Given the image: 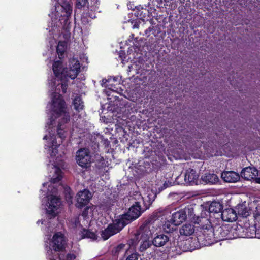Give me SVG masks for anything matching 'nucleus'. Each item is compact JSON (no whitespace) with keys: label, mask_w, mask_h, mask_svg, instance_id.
Instances as JSON below:
<instances>
[{"label":"nucleus","mask_w":260,"mask_h":260,"mask_svg":"<svg viewBox=\"0 0 260 260\" xmlns=\"http://www.w3.org/2000/svg\"><path fill=\"white\" fill-rule=\"evenodd\" d=\"M50 88L52 91H54L51 96V116L49 121L47 122L48 126L50 128L51 126L56 127L57 125V131L60 137V140L58 142L53 140L52 142H49V146L57 145L61 141V139L64 137L63 134H62V131L66 130V124L70 121V114L69 110L67 107L64 100L61 95L59 93L60 91L61 84L60 82L57 83L55 81H53L49 83Z\"/></svg>","instance_id":"nucleus-1"},{"label":"nucleus","mask_w":260,"mask_h":260,"mask_svg":"<svg viewBox=\"0 0 260 260\" xmlns=\"http://www.w3.org/2000/svg\"><path fill=\"white\" fill-rule=\"evenodd\" d=\"M52 69L55 76L53 81L60 82L62 92L66 93L68 87V78L74 79L77 77L80 71V64L77 59L72 58L69 60V68H64L62 62L58 60L54 61Z\"/></svg>","instance_id":"nucleus-2"},{"label":"nucleus","mask_w":260,"mask_h":260,"mask_svg":"<svg viewBox=\"0 0 260 260\" xmlns=\"http://www.w3.org/2000/svg\"><path fill=\"white\" fill-rule=\"evenodd\" d=\"M201 227L199 239L205 241V245H210L215 242L214 227L213 228L207 216L196 221Z\"/></svg>","instance_id":"nucleus-3"},{"label":"nucleus","mask_w":260,"mask_h":260,"mask_svg":"<svg viewBox=\"0 0 260 260\" xmlns=\"http://www.w3.org/2000/svg\"><path fill=\"white\" fill-rule=\"evenodd\" d=\"M51 245L53 250L49 247L47 250V255L49 260H61L56 251H63L65 249L67 244L66 238L60 232L55 233L51 241Z\"/></svg>","instance_id":"nucleus-4"},{"label":"nucleus","mask_w":260,"mask_h":260,"mask_svg":"<svg viewBox=\"0 0 260 260\" xmlns=\"http://www.w3.org/2000/svg\"><path fill=\"white\" fill-rule=\"evenodd\" d=\"M49 129L50 130V131L49 132V136L48 137L47 135H45L43 139L47 140V144L45 145V149H47V147L49 148V151L51 150V156H55L56 153H57V148L60 145V144L62 142L63 139H64L66 137V134L67 133V131L66 130L62 131V134H63L64 137H62L61 139V141L59 144H57V145L56 146H49L48 142L50 141L52 142V140H54V142L55 143L56 141L58 142V140H60V137L58 134V131H57V128L51 126L50 128H49V126H48Z\"/></svg>","instance_id":"nucleus-5"},{"label":"nucleus","mask_w":260,"mask_h":260,"mask_svg":"<svg viewBox=\"0 0 260 260\" xmlns=\"http://www.w3.org/2000/svg\"><path fill=\"white\" fill-rule=\"evenodd\" d=\"M127 222L122 219H115L112 224H109L108 227L102 231L101 236L104 240H107L111 236L120 232L126 224Z\"/></svg>","instance_id":"nucleus-6"},{"label":"nucleus","mask_w":260,"mask_h":260,"mask_svg":"<svg viewBox=\"0 0 260 260\" xmlns=\"http://www.w3.org/2000/svg\"><path fill=\"white\" fill-rule=\"evenodd\" d=\"M76 161L82 168L89 167L92 162V157L89 149L81 148L78 150L76 152Z\"/></svg>","instance_id":"nucleus-7"},{"label":"nucleus","mask_w":260,"mask_h":260,"mask_svg":"<svg viewBox=\"0 0 260 260\" xmlns=\"http://www.w3.org/2000/svg\"><path fill=\"white\" fill-rule=\"evenodd\" d=\"M146 210L145 208L141 207L139 202H136L135 203L129 208L127 214L123 215L119 219H122L123 221L127 222V224L131 221L134 220L138 218L142 212Z\"/></svg>","instance_id":"nucleus-8"},{"label":"nucleus","mask_w":260,"mask_h":260,"mask_svg":"<svg viewBox=\"0 0 260 260\" xmlns=\"http://www.w3.org/2000/svg\"><path fill=\"white\" fill-rule=\"evenodd\" d=\"M156 230L157 227L154 222H147L141 226L137 234L140 240H149Z\"/></svg>","instance_id":"nucleus-9"},{"label":"nucleus","mask_w":260,"mask_h":260,"mask_svg":"<svg viewBox=\"0 0 260 260\" xmlns=\"http://www.w3.org/2000/svg\"><path fill=\"white\" fill-rule=\"evenodd\" d=\"M55 10V16L57 18L62 17L64 21L68 20L72 12V7L67 1H63L61 4L56 6Z\"/></svg>","instance_id":"nucleus-10"},{"label":"nucleus","mask_w":260,"mask_h":260,"mask_svg":"<svg viewBox=\"0 0 260 260\" xmlns=\"http://www.w3.org/2000/svg\"><path fill=\"white\" fill-rule=\"evenodd\" d=\"M48 200V208L46 209L47 213L51 216V217H54L58 213V209L61 204L60 199L58 197L51 195Z\"/></svg>","instance_id":"nucleus-11"},{"label":"nucleus","mask_w":260,"mask_h":260,"mask_svg":"<svg viewBox=\"0 0 260 260\" xmlns=\"http://www.w3.org/2000/svg\"><path fill=\"white\" fill-rule=\"evenodd\" d=\"M198 175L195 170L192 169H188L186 171L185 174L183 176H178L176 180V181L178 183L182 184V183L179 180L180 178H184V183L188 185H193L195 184L198 178Z\"/></svg>","instance_id":"nucleus-12"},{"label":"nucleus","mask_w":260,"mask_h":260,"mask_svg":"<svg viewBox=\"0 0 260 260\" xmlns=\"http://www.w3.org/2000/svg\"><path fill=\"white\" fill-rule=\"evenodd\" d=\"M91 198L92 194L88 190L84 189L79 191L76 196V207L82 208L89 203Z\"/></svg>","instance_id":"nucleus-13"},{"label":"nucleus","mask_w":260,"mask_h":260,"mask_svg":"<svg viewBox=\"0 0 260 260\" xmlns=\"http://www.w3.org/2000/svg\"><path fill=\"white\" fill-rule=\"evenodd\" d=\"M258 175V170L254 167L245 168L241 172V177L247 180L255 178Z\"/></svg>","instance_id":"nucleus-14"},{"label":"nucleus","mask_w":260,"mask_h":260,"mask_svg":"<svg viewBox=\"0 0 260 260\" xmlns=\"http://www.w3.org/2000/svg\"><path fill=\"white\" fill-rule=\"evenodd\" d=\"M221 216L223 220L228 222H233L237 219V213L232 208L225 209L222 210Z\"/></svg>","instance_id":"nucleus-15"},{"label":"nucleus","mask_w":260,"mask_h":260,"mask_svg":"<svg viewBox=\"0 0 260 260\" xmlns=\"http://www.w3.org/2000/svg\"><path fill=\"white\" fill-rule=\"evenodd\" d=\"M215 242L226 239L229 232L226 226L216 225L214 226Z\"/></svg>","instance_id":"nucleus-16"},{"label":"nucleus","mask_w":260,"mask_h":260,"mask_svg":"<svg viewBox=\"0 0 260 260\" xmlns=\"http://www.w3.org/2000/svg\"><path fill=\"white\" fill-rule=\"evenodd\" d=\"M186 219L185 211L180 210L172 214L171 221L175 225H179Z\"/></svg>","instance_id":"nucleus-17"},{"label":"nucleus","mask_w":260,"mask_h":260,"mask_svg":"<svg viewBox=\"0 0 260 260\" xmlns=\"http://www.w3.org/2000/svg\"><path fill=\"white\" fill-rule=\"evenodd\" d=\"M221 178L227 182H235L239 180V174L234 171H226L221 173Z\"/></svg>","instance_id":"nucleus-18"},{"label":"nucleus","mask_w":260,"mask_h":260,"mask_svg":"<svg viewBox=\"0 0 260 260\" xmlns=\"http://www.w3.org/2000/svg\"><path fill=\"white\" fill-rule=\"evenodd\" d=\"M169 238L167 235L163 234L157 235L153 241L152 244L155 247H160L164 246L169 241Z\"/></svg>","instance_id":"nucleus-19"},{"label":"nucleus","mask_w":260,"mask_h":260,"mask_svg":"<svg viewBox=\"0 0 260 260\" xmlns=\"http://www.w3.org/2000/svg\"><path fill=\"white\" fill-rule=\"evenodd\" d=\"M201 180L206 184H215L219 181L218 176L214 173H206L201 177Z\"/></svg>","instance_id":"nucleus-20"},{"label":"nucleus","mask_w":260,"mask_h":260,"mask_svg":"<svg viewBox=\"0 0 260 260\" xmlns=\"http://www.w3.org/2000/svg\"><path fill=\"white\" fill-rule=\"evenodd\" d=\"M222 209L223 205L221 203L214 201L210 204L209 207L208 211L207 210L203 211L204 215H206V213L219 214L221 212Z\"/></svg>","instance_id":"nucleus-21"},{"label":"nucleus","mask_w":260,"mask_h":260,"mask_svg":"<svg viewBox=\"0 0 260 260\" xmlns=\"http://www.w3.org/2000/svg\"><path fill=\"white\" fill-rule=\"evenodd\" d=\"M195 231V226L190 223L183 224L179 230L180 234L181 236H189L192 235Z\"/></svg>","instance_id":"nucleus-22"},{"label":"nucleus","mask_w":260,"mask_h":260,"mask_svg":"<svg viewBox=\"0 0 260 260\" xmlns=\"http://www.w3.org/2000/svg\"><path fill=\"white\" fill-rule=\"evenodd\" d=\"M136 195L143 199V204L144 205V206L145 207V209L146 210L149 208L150 206L155 200L156 196V194L152 191H151L150 193H149L147 197L145 198L141 197V196L139 193H137Z\"/></svg>","instance_id":"nucleus-23"},{"label":"nucleus","mask_w":260,"mask_h":260,"mask_svg":"<svg viewBox=\"0 0 260 260\" xmlns=\"http://www.w3.org/2000/svg\"><path fill=\"white\" fill-rule=\"evenodd\" d=\"M142 241L139 248L140 252L147 251V252H150V254L154 253V246H153L152 243L148 240H141Z\"/></svg>","instance_id":"nucleus-24"},{"label":"nucleus","mask_w":260,"mask_h":260,"mask_svg":"<svg viewBox=\"0 0 260 260\" xmlns=\"http://www.w3.org/2000/svg\"><path fill=\"white\" fill-rule=\"evenodd\" d=\"M183 210L185 211V214L186 215V217L188 216V218L196 224H197L196 221H198V219H201L202 217H205V216H203V211H202L201 213V216L200 217L195 215L193 209L192 207L186 208L184 209Z\"/></svg>","instance_id":"nucleus-25"},{"label":"nucleus","mask_w":260,"mask_h":260,"mask_svg":"<svg viewBox=\"0 0 260 260\" xmlns=\"http://www.w3.org/2000/svg\"><path fill=\"white\" fill-rule=\"evenodd\" d=\"M67 49V44L65 42H59L56 48V52L60 59L63 57L64 53Z\"/></svg>","instance_id":"nucleus-26"},{"label":"nucleus","mask_w":260,"mask_h":260,"mask_svg":"<svg viewBox=\"0 0 260 260\" xmlns=\"http://www.w3.org/2000/svg\"><path fill=\"white\" fill-rule=\"evenodd\" d=\"M81 237L82 238H90L93 240H96L98 237L95 233L85 229L81 232Z\"/></svg>","instance_id":"nucleus-27"},{"label":"nucleus","mask_w":260,"mask_h":260,"mask_svg":"<svg viewBox=\"0 0 260 260\" xmlns=\"http://www.w3.org/2000/svg\"><path fill=\"white\" fill-rule=\"evenodd\" d=\"M171 213V210L170 209V207L169 206H167L165 208H159L157 210L156 214L157 217H161L163 216H166L170 214Z\"/></svg>","instance_id":"nucleus-28"},{"label":"nucleus","mask_w":260,"mask_h":260,"mask_svg":"<svg viewBox=\"0 0 260 260\" xmlns=\"http://www.w3.org/2000/svg\"><path fill=\"white\" fill-rule=\"evenodd\" d=\"M237 212L239 215L246 217L249 215V210L243 205H239L237 207Z\"/></svg>","instance_id":"nucleus-29"},{"label":"nucleus","mask_w":260,"mask_h":260,"mask_svg":"<svg viewBox=\"0 0 260 260\" xmlns=\"http://www.w3.org/2000/svg\"><path fill=\"white\" fill-rule=\"evenodd\" d=\"M175 226L171 220V221H167L163 225V229L167 233H171L175 230Z\"/></svg>","instance_id":"nucleus-30"},{"label":"nucleus","mask_w":260,"mask_h":260,"mask_svg":"<svg viewBox=\"0 0 260 260\" xmlns=\"http://www.w3.org/2000/svg\"><path fill=\"white\" fill-rule=\"evenodd\" d=\"M73 105L74 108L78 111L82 110L84 107L83 103L80 97H77L75 98Z\"/></svg>","instance_id":"nucleus-31"},{"label":"nucleus","mask_w":260,"mask_h":260,"mask_svg":"<svg viewBox=\"0 0 260 260\" xmlns=\"http://www.w3.org/2000/svg\"><path fill=\"white\" fill-rule=\"evenodd\" d=\"M127 248L126 245L124 244L121 243L118 245L114 248L113 250V253L115 255H118L122 252H124L127 250Z\"/></svg>","instance_id":"nucleus-32"},{"label":"nucleus","mask_w":260,"mask_h":260,"mask_svg":"<svg viewBox=\"0 0 260 260\" xmlns=\"http://www.w3.org/2000/svg\"><path fill=\"white\" fill-rule=\"evenodd\" d=\"M53 167L54 168L56 176L54 178H52L51 181V183L54 184L58 182L61 180L62 176L61 175V170L55 166H54Z\"/></svg>","instance_id":"nucleus-33"},{"label":"nucleus","mask_w":260,"mask_h":260,"mask_svg":"<svg viewBox=\"0 0 260 260\" xmlns=\"http://www.w3.org/2000/svg\"><path fill=\"white\" fill-rule=\"evenodd\" d=\"M95 209L94 206L86 207L82 213V216L85 218V219L89 218V216H92V212Z\"/></svg>","instance_id":"nucleus-34"},{"label":"nucleus","mask_w":260,"mask_h":260,"mask_svg":"<svg viewBox=\"0 0 260 260\" xmlns=\"http://www.w3.org/2000/svg\"><path fill=\"white\" fill-rule=\"evenodd\" d=\"M140 240V237H138V235L137 234L133 238L128 241V244L130 247H135L138 244V241Z\"/></svg>","instance_id":"nucleus-35"},{"label":"nucleus","mask_w":260,"mask_h":260,"mask_svg":"<svg viewBox=\"0 0 260 260\" xmlns=\"http://www.w3.org/2000/svg\"><path fill=\"white\" fill-rule=\"evenodd\" d=\"M139 255L137 253H133L128 256L126 260H138Z\"/></svg>","instance_id":"nucleus-36"},{"label":"nucleus","mask_w":260,"mask_h":260,"mask_svg":"<svg viewBox=\"0 0 260 260\" xmlns=\"http://www.w3.org/2000/svg\"><path fill=\"white\" fill-rule=\"evenodd\" d=\"M88 0H78L77 5L78 7H83L86 5Z\"/></svg>","instance_id":"nucleus-37"},{"label":"nucleus","mask_w":260,"mask_h":260,"mask_svg":"<svg viewBox=\"0 0 260 260\" xmlns=\"http://www.w3.org/2000/svg\"><path fill=\"white\" fill-rule=\"evenodd\" d=\"M76 256L74 254L69 253L66 257V260H75Z\"/></svg>","instance_id":"nucleus-38"},{"label":"nucleus","mask_w":260,"mask_h":260,"mask_svg":"<svg viewBox=\"0 0 260 260\" xmlns=\"http://www.w3.org/2000/svg\"><path fill=\"white\" fill-rule=\"evenodd\" d=\"M164 0H153L154 5H156L157 7H160V5L162 4Z\"/></svg>","instance_id":"nucleus-39"},{"label":"nucleus","mask_w":260,"mask_h":260,"mask_svg":"<svg viewBox=\"0 0 260 260\" xmlns=\"http://www.w3.org/2000/svg\"><path fill=\"white\" fill-rule=\"evenodd\" d=\"M255 237L260 239V227L255 230Z\"/></svg>","instance_id":"nucleus-40"},{"label":"nucleus","mask_w":260,"mask_h":260,"mask_svg":"<svg viewBox=\"0 0 260 260\" xmlns=\"http://www.w3.org/2000/svg\"><path fill=\"white\" fill-rule=\"evenodd\" d=\"M111 80H112L111 78H108V79H103L102 80V83H101L102 85L103 86L104 85H105L107 82H110Z\"/></svg>","instance_id":"nucleus-41"},{"label":"nucleus","mask_w":260,"mask_h":260,"mask_svg":"<svg viewBox=\"0 0 260 260\" xmlns=\"http://www.w3.org/2000/svg\"><path fill=\"white\" fill-rule=\"evenodd\" d=\"M133 28H138L139 27V24H138L137 23H135L133 26Z\"/></svg>","instance_id":"nucleus-42"},{"label":"nucleus","mask_w":260,"mask_h":260,"mask_svg":"<svg viewBox=\"0 0 260 260\" xmlns=\"http://www.w3.org/2000/svg\"><path fill=\"white\" fill-rule=\"evenodd\" d=\"M256 182L258 183H260V177L256 178Z\"/></svg>","instance_id":"nucleus-43"},{"label":"nucleus","mask_w":260,"mask_h":260,"mask_svg":"<svg viewBox=\"0 0 260 260\" xmlns=\"http://www.w3.org/2000/svg\"><path fill=\"white\" fill-rule=\"evenodd\" d=\"M37 223L38 224H39V223L43 224V221L42 220H39V221H38Z\"/></svg>","instance_id":"nucleus-44"},{"label":"nucleus","mask_w":260,"mask_h":260,"mask_svg":"<svg viewBox=\"0 0 260 260\" xmlns=\"http://www.w3.org/2000/svg\"><path fill=\"white\" fill-rule=\"evenodd\" d=\"M164 186H165L166 188V187H167L168 186L167 185V184H166V183H165V184H164Z\"/></svg>","instance_id":"nucleus-45"},{"label":"nucleus","mask_w":260,"mask_h":260,"mask_svg":"<svg viewBox=\"0 0 260 260\" xmlns=\"http://www.w3.org/2000/svg\"><path fill=\"white\" fill-rule=\"evenodd\" d=\"M134 34H132L130 37L132 38H134Z\"/></svg>","instance_id":"nucleus-46"},{"label":"nucleus","mask_w":260,"mask_h":260,"mask_svg":"<svg viewBox=\"0 0 260 260\" xmlns=\"http://www.w3.org/2000/svg\"><path fill=\"white\" fill-rule=\"evenodd\" d=\"M112 79H113L114 81H116V78H115V77H113V78H112Z\"/></svg>","instance_id":"nucleus-47"},{"label":"nucleus","mask_w":260,"mask_h":260,"mask_svg":"<svg viewBox=\"0 0 260 260\" xmlns=\"http://www.w3.org/2000/svg\"><path fill=\"white\" fill-rule=\"evenodd\" d=\"M110 86V85H105L104 86L107 87V86Z\"/></svg>","instance_id":"nucleus-48"},{"label":"nucleus","mask_w":260,"mask_h":260,"mask_svg":"<svg viewBox=\"0 0 260 260\" xmlns=\"http://www.w3.org/2000/svg\"><path fill=\"white\" fill-rule=\"evenodd\" d=\"M45 184H46V183H44L43 185V186H45Z\"/></svg>","instance_id":"nucleus-49"},{"label":"nucleus","mask_w":260,"mask_h":260,"mask_svg":"<svg viewBox=\"0 0 260 260\" xmlns=\"http://www.w3.org/2000/svg\"><path fill=\"white\" fill-rule=\"evenodd\" d=\"M258 174H259V175H260V171H259V172H258Z\"/></svg>","instance_id":"nucleus-50"}]
</instances>
